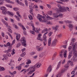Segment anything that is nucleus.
<instances>
[{
	"instance_id": "obj_1",
	"label": "nucleus",
	"mask_w": 77,
	"mask_h": 77,
	"mask_svg": "<svg viewBox=\"0 0 77 77\" xmlns=\"http://www.w3.org/2000/svg\"><path fill=\"white\" fill-rule=\"evenodd\" d=\"M30 71L28 72V74H32V73H33V72H34L35 71L36 69H34L33 66L31 67L30 68Z\"/></svg>"
},
{
	"instance_id": "obj_2",
	"label": "nucleus",
	"mask_w": 77,
	"mask_h": 77,
	"mask_svg": "<svg viewBox=\"0 0 77 77\" xmlns=\"http://www.w3.org/2000/svg\"><path fill=\"white\" fill-rule=\"evenodd\" d=\"M42 66V64L41 63H37L35 65L33 66V67L34 68V69H36L35 68H39L41 67Z\"/></svg>"
},
{
	"instance_id": "obj_3",
	"label": "nucleus",
	"mask_w": 77,
	"mask_h": 77,
	"mask_svg": "<svg viewBox=\"0 0 77 77\" xmlns=\"http://www.w3.org/2000/svg\"><path fill=\"white\" fill-rule=\"evenodd\" d=\"M21 42L22 44V45L24 46V47H26V39L24 37H23V40L21 41Z\"/></svg>"
},
{
	"instance_id": "obj_4",
	"label": "nucleus",
	"mask_w": 77,
	"mask_h": 77,
	"mask_svg": "<svg viewBox=\"0 0 77 77\" xmlns=\"http://www.w3.org/2000/svg\"><path fill=\"white\" fill-rule=\"evenodd\" d=\"M62 9L63 10V11H64V12H65L66 11V10L68 11H69V12H71V10L69 9V8L67 7H63L62 8Z\"/></svg>"
},
{
	"instance_id": "obj_5",
	"label": "nucleus",
	"mask_w": 77,
	"mask_h": 77,
	"mask_svg": "<svg viewBox=\"0 0 77 77\" xmlns=\"http://www.w3.org/2000/svg\"><path fill=\"white\" fill-rule=\"evenodd\" d=\"M42 36L41 34H40L38 35V37L37 38V39L38 40H39L40 41H43V40L42 39H41V36Z\"/></svg>"
},
{
	"instance_id": "obj_6",
	"label": "nucleus",
	"mask_w": 77,
	"mask_h": 77,
	"mask_svg": "<svg viewBox=\"0 0 77 77\" xmlns=\"http://www.w3.org/2000/svg\"><path fill=\"white\" fill-rule=\"evenodd\" d=\"M2 22H3V24H5V25L8 28H10V26H8V23H7V22H6L5 20L2 19Z\"/></svg>"
},
{
	"instance_id": "obj_7",
	"label": "nucleus",
	"mask_w": 77,
	"mask_h": 77,
	"mask_svg": "<svg viewBox=\"0 0 77 77\" xmlns=\"http://www.w3.org/2000/svg\"><path fill=\"white\" fill-rule=\"evenodd\" d=\"M52 69V68H51V67L50 66H49L48 68L47 69L46 72H50L51 71V70Z\"/></svg>"
},
{
	"instance_id": "obj_8",
	"label": "nucleus",
	"mask_w": 77,
	"mask_h": 77,
	"mask_svg": "<svg viewBox=\"0 0 77 77\" xmlns=\"http://www.w3.org/2000/svg\"><path fill=\"white\" fill-rule=\"evenodd\" d=\"M58 28H59V26L57 25L55 27H54V26L52 27V28L54 30H55L54 32H56V30H57V29H58Z\"/></svg>"
},
{
	"instance_id": "obj_9",
	"label": "nucleus",
	"mask_w": 77,
	"mask_h": 77,
	"mask_svg": "<svg viewBox=\"0 0 77 77\" xmlns=\"http://www.w3.org/2000/svg\"><path fill=\"white\" fill-rule=\"evenodd\" d=\"M71 61H69L67 62V64H66L64 66V68H68V67H69V63H71Z\"/></svg>"
},
{
	"instance_id": "obj_10",
	"label": "nucleus",
	"mask_w": 77,
	"mask_h": 77,
	"mask_svg": "<svg viewBox=\"0 0 77 77\" xmlns=\"http://www.w3.org/2000/svg\"><path fill=\"white\" fill-rule=\"evenodd\" d=\"M43 40L44 41L43 44H44V45L45 46V45H46V44L47 43V39L43 38Z\"/></svg>"
},
{
	"instance_id": "obj_11",
	"label": "nucleus",
	"mask_w": 77,
	"mask_h": 77,
	"mask_svg": "<svg viewBox=\"0 0 77 77\" xmlns=\"http://www.w3.org/2000/svg\"><path fill=\"white\" fill-rule=\"evenodd\" d=\"M56 42H57V40H54V41L52 42L51 44L52 46H54V45H56Z\"/></svg>"
},
{
	"instance_id": "obj_12",
	"label": "nucleus",
	"mask_w": 77,
	"mask_h": 77,
	"mask_svg": "<svg viewBox=\"0 0 77 77\" xmlns=\"http://www.w3.org/2000/svg\"><path fill=\"white\" fill-rule=\"evenodd\" d=\"M51 38H49L48 40V46H50L51 45Z\"/></svg>"
},
{
	"instance_id": "obj_13",
	"label": "nucleus",
	"mask_w": 77,
	"mask_h": 77,
	"mask_svg": "<svg viewBox=\"0 0 77 77\" xmlns=\"http://www.w3.org/2000/svg\"><path fill=\"white\" fill-rule=\"evenodd\" d=\"M5 53H7V55L9 57H11V55L10 54V53L9 52V51L8 50L5 51Z\"/></svg>"
},
{
	"instance_id": "obj_14",
	"label": "nucleus",
	"mask_w": 77,
	"mask_h": 77,
	"mask_svg": "<svg viewBox=\"0 0 77 77\" xmlns=\"http://www.w3.org/2000/svg\"><path fill=\"white\" fill-rule=\"evenodd\" d=\"M45 15L44 16H43L42 17V18H43L44 19L43 20H42V22H44L45 23L46 21H47L46 20H45Z\"/></svg>"
},
{
	"instance_id": "obj_15",
	"label": "nucleus",
	"mask_w": 77,
	"mask_h": 77,
	"mask_svg": "<svg viewBox=\"0 0 77 77\" xmlns=\"http://www.w3.org/2000/svg\"><path fill=\"white\" fill-rule=\"evenodd\" d=\"M76 51L75 52L74 51H73L74 52V55H73V57H77V51Z\"/></svg>"
},
{
	"instance_id": "obj_16",
	"label": "nucleus",
	"mask_w": 77,
	"mask_h": 77,
	"mask_svg": "<svg viewBox=\"0 0 77 77\" xmlns=\"http://www.w3.org/2000/svg\"><path fill=\"white\" fill-rule=\"evenodd\" d=\"M72 52L70 51L69 53V57H68V59H70V60H71V57H72Z\"/></svg>"
},
{
	"instance_id": "obj_17",
	"label": "nucleus",
	"mask_w": 77,
	"mask_h": 77,
	"mask_svg": "<svg viewBox=\"0 0 77 77\" xmlns=\"http://www.w3.org/2000/svg\"><path fill=\"white\" fill-rule=\"evenodd\" d=\"M61 64V61H60L57 65V66L56 68V69H58L59 68L60 66V65Z\"/></svg>"
},
{
	"instance_id": "obj_18",
	"label": "nucleus",
	"mask_w": 77,
	"mask_h": 77,
	"mask_svg": "<svg viewBox=\"0 0 77 77\" xmlns=\"http://www.w3.org/2000/svg\"><path fill=\"white\" fill-rule=\"evenodd\" d=\"M53 15L54 18H57L59 17V15H57V13L53 14Z\"/></svg>"
},
{
	"instance_id": "obj_19",
	"label": "nucleus",
	"mask_w": 77,
	"mask_h": 77,
	"mask_svg": "<svg viewBox=\"0 0 77 77\" xmlns=\"http://www.w3.org/2000/svg\"><path fill=\"white\" fill-rule=\"evenodd\" d=\"M20 38V34H17L16 36V39L17 40H19Z\"/></svg>"
},
{
	"instance_id": "obj_20",
	"label": "nucleus",
	"mask_w": 77,
	"mask_h": 77,
	"mask_svg": "<svg viewBox=\"0 0 77 77\" xmlns=\"http://www.w3.org/2000/svg\"><path fill=\"white\" fill-rule=\"evenodd\" d=\"M45 52H43L40 54V57H42V56H44V55H45Z\"/></svg>"
},
{
	"instance_id": "obj_21",
	"label": "nucleus",
	"mask_w": 77,
	"mask_h": 77,
	"mask_svg": "<svg viewBox=\"0 0 77 77\" xmlns=\"http://www.w3.org/2000/svg\"><path fill=\"white\" fill-rule=\"evenodd\" d=\"M16 2H17L18 4H19V5L21 6L23 4L22 2H20V1H19L18 0H16Z\"/></svg>"
},
{
	"instance_id": "obj_22",
	"label": "nucleus",
	"mask_w": 77,
	"mask_h": 77,
	"mask_svg": "<svg viewBox=\"0 0 77 77\" xmlns=\"http://www.w3.org/2000/svg\"><path fill=\"white\" fill-rule=\"evenodd\" d=\"M36 48H37V51H41V48L39 46H37L36 47Z\"/></svg>"
},
{
	"instance_id": "obj_23",
	"label": "nucleus",
	"mask_w": 77,
	"mask_h": 77,
	"mask_svg": "<svg viewBox=\"0 0 77 77\" xmlns=\"http://www.w3.org/2000/svg\"><path fill=\"white\" fill-rule=\"evenodd\" d=\"M69 28L70 29V30L71 31V30H72V28H73L72 25V24H69Z\"/></svg>"
},
{
	"instance_id": "obj_24",
	"label": "nucleus",
	"mask_w": 77,
	"mask_h": 77,
	"mask_svg": "<svg viewBox=\"0 0 77 77\" xmlns=\"http://www.w3.org/2000/svg\"><path fill=\"white\" fill-rule=\"evenodd\" d=\"M6 11H7V10L2 11V13L4 15H6V14L7 13V12H6Z\"/></svg>"
},
{
	"instance_id": "obj_25",
	"label": "nucleus",
	"mask_w": 77,
	"mask_h": 77,
	"mask_svg": "<svg viewBox=\"0 0 77 77\" xmlns=\"http://www.w3.org/2000/svg\"><path fill=\"white\" fill-rule=\"evenodd\" d=\"M59 9H61V11H62V12H64V11H63V10L62 9V8H65V7H62L60 5H59Z\"/></svg>"
},
{
	"instance_id": "obj_26",
	"label": "nucleus",
	"mask_w": 77,
	"mask_h": 77,
	"mask_svg": "<svg viewBox=\"0 0 77 77\" xmlns=\"http://www.w3.org/2000/svg\"><path fill=\"white\" fill-rule=\"evenodd\" d=\"M66 52H67V51H66L64 52V53L63 54V55L65 58H66Z\"/></svg>"
},
{
	"instance_id": "obj_27",
	"label": "nucleus",
	"mask_w": 77,
	"mask_h": 77,
	"mask_svg": "<svg viewBox=\"0 0 77 77\" xmlns=\"http://www.w3.org/2000/svg\"><path fill=\"white\" fill-rule=\"evenodd\" d=\"M7 14L8 15H11L12 16H13V15H12V14L11 13V12L9 11H7Z\"/></svg>"
},
{
	"instance_id": "obj_28",
	"label": "nucleus",
	"mask_w": 77,
	"mask_h": 77,
	"mask_svg": "<svg viewBox=\"0 0 77 77\" xmlns=\"http://www.w3.org/2000/svg\"><path fill=\"white\" fill-rule=\"evenodd\" d=\"M30 20H33V18H32V16L30 14L28 16Z\"/></svg>"
},
{
	"instance_id": "obj_29",
	"label": "nucleus",
	"mask_w": 77,
	"mask_h": 77,
	"mask_svg": "<svg viewBox=\"0 0 77 77\" xmlns=\"http://www.w3.org/2000/svg\"><path fill=\"white\" fill-rule=\"evenodd\" d=\"M16 14L17 15H18V17H19L21 18V16H20V12L19 11H17L16 12Z\"/></svg>"
},
{
	"instance_id": "obj_30",
	"label": "nucleus",
	"mask_w": 77,
	"mask_h": 77,
	"mask_svg": "<svg viewBox=\"0 0 77 77\" xmlns=\"http://www.w3.org/2000/svg\"><path fill=\"white\" fill-rule=\"evenodd\" d=\"M25 55H26V53H25V52H24L20 56H21V57H24Z\"/></svg>"
},
{
	"instance_id": "obj_31",
	"label": "nucleus",
	"mask_w": 77,
	"mask_h": 77,
	"mask_svg": "<svg viewBox=\"0 0 77 77\" xmlns=\"http://www.w3.org/2000/svg\"><path fill=\"white\" fill-rule=\"evenodd\" d=\"M16 68H17L18 70H19V71H20V70H21V66H19L16 67Z\"/></svg>"
},
{
	"instance_id": "obj_32",
	"label": "nucleus",
	"mask_w": 77,
	"mask_h": 77,
	"mask_svg": "<svg viewBox=\"0 0 77 77\" xmlns=\"http://www.w3.org/2000/svg\"><path fill=\"white\" fill-rule=\"evenodd\" d=\"M7 33H8V35H9V36H10V37H11V39H13V38H12V35H11V34H10L9 33V32H8Z\"/></svg>"
},
{
	"instance_id": "obj_33",
	"label": "nucleus",
	"mask_w": 77,
	"mask_h": 77,
	"mask_svg": "<svg viewBox=\"0 0 77 77\" xmlns=\"http://www.w3.org/2000/svg\"><path fill=\"white\" fill-rule=\"evenodd\" d=\"M47 29L46 28H45L42 31V33H44V32H47Z\"/></svg>"
},
{
	"instance_id": "obj_34",
	"label": "nucleus",
	"mask_w": 77,
	"mask_h": 77,
	"mask_svg": "<svg viewBox=\"0 0 77 77\" xmlns=\"http://www.w3.org/2000/svg\"><path fill=\"white\" fill-rule=\"evenodd\" d=\"M75 45H73V51H75V52L76 51V50L75 49Z\"/></svg>"
},
{
	"instance_id": "obj_35",
	"label": "nucleus",
	"mask_w": 77,
	"mask_h": 77,
	"mask_svg": "<svg viewBox=\"0 0 77 77\" xmlns=\"http://www.w3.org/2000/svg\"><path fill=\"white\" fill-rule=\"evenodd\" d=\"M10 74H12V75H14V74H16V71H14L13 72V73H11V72H10Z\"/></svg>"
},
{
	"instance_id": "obj_36",
	"label": "nucleus",
	"mask_w": 77,
	"mask_h": 77,
	"mask_svg": "<svg viewBox=\"0 0 77 77\" xmlns=\"http://www.w3.org/2000/svg\"><path fill=\"white\" fill-rule=\"evenodd\" d=\"M32 27L33 31H34L35 32H36V29H35V26H34L33 25H32Z\"/></svg>"
},
{
	"instance_id": "obj_37",
	"label": "nucleus",
	"mask_w": 77,
	"mask_h": 77,
	"mask_svg": "<svg viewBox=\"0 0 77 77\" xmlns=\"http://www.w3.org/2000/svg\"><path fill=\"white\" fill-rule=\"evenodd\" d=\"M38 8V5H34L33 6V9H35L36 8Z\"/></svg>"
},
{
	"instance_id": "obj_38",
	"label": "nucleus",
	"mask_w": 77,
	"mask_h": 77,
	"mask_svg": "<svg viewBox=\"0 0 77 77\" xmlns=\"http://www.w3.org/2000/svg\"><path fill=\"white\" fill-rule=\"evenodd\" d=\"M42 16H41V15H40L39 14H38V17H37V18H38V19H39V18H42Z\"/></svg>"
},
{
	"instance_id": "obj_39",
	"label": "nucleus",
	"mask_w": 77,
	"mask_h": 77,
	"mask_svg": "<svg viewBox=\"0 0 77 77\" xmlns=\"http://www.w3.org/2000/svg\"><path fill=\"white\" fill-rule=\"evenodd\" d=\"M34 6V4L33 3L32 4H31V9H33V6Z\"/></svg>"
},
{
	"instance_id": "obj_40",
	"label": "nucleus",
	"mask_w": 77,
	"mask_h": 77,
	"mask_svg": "<svg viewBox=\"0 0 77 77\" xmlns=\"http://www.w3.org/2000/svg\"><path fill=\"white\" fill-rule=\"evenodd\" d=\"M30 63H31V61L29 60L26 63V64L27 65H29V64H30Z\"/></svg>"
},
{
	"instance_id": "obj_41",
	"label": "nucleus",
	"mask_w": 77,
	"mask_h": 77,
	"mask_svg": "<svg viewBox=\"0 0 77 77\" xmlns=\"http://www.w3.org/2000/svg\"><path fill=\"white\" fill-rule=\"evenodd\" d=\"M14 51H15V49H13L12 52L11 53V54H13H13H15V53Z\"/></svg>"
},
{
	"instance_id": "obj_42",
	"label": "nucleus",
	"mask_w": 77,
	"mask_h": 77,
	"mask_svg": "<svg viewBox=\"0 0 77 77\" xmlns=\"http://www.w3.org/2000/svg\"><path fill=\"white\" fill-rule=\"evenodd\" d=\"M15 18H17V20L18 21H20V18L18 17V16H17L15 15Z\"/></svg>"
},
{
	"instance_id": "obj_43",
	"label": "nucleus",
	"mask_w": 77,
	"mask_h": 77,
	"mask_svg": "<svg viewBox=\"0 0 77 77\" xmlns=\"http://www.w3.org/2000/svg\"><path fill=\"white\" fill-rule=\"evenodd\" d=\"M46 18H50V20H53V18L51 17L48 16H46Z\"/></svg>"
},
{
	"instance_id": "obj_44",
	"label": "nucleus",
	"mask_w": 77,
	"mask_h": 77,
	"mask_svg": "<svg viewBox=\"0 0 77 77\" xmlns=\"http://www.w3.org/2000/svg\"><path fill=\"white\" fill-rule=\"evenodd\" d=\"M8 31L10 33H12V31H11V29L9 28H8Z\"/></svg>"
},
{
	"instance_id": "obj_45",
	"label": "nucleus",
	"mask_w": 77,
	"mask_h": 77,
	"mask_svg": "<svg viewBox=\"0 0 77 77\" xmlns=\"http://www.w3.org/2000/svg\"><path fill=\"white\" fill-rule=\"evenodd\" d=\"M30 32L31 33H32V34H33V35H35V32L32 31H30Z\"/></svg>"
},
{
	"instance_id": "obj_46",
	"label": "nucleus",
	"mask_w": 77,
	"mask_h": 77,
	"mask_svg": "<svg viewBox=\"0 0 77 77\" xmlns=\"http://www.w3.org/2000/svg\"><path fill=\"white\" fill-rule=\"evenodd\" d=\"M52 33H53V32H49L48 34V36H51Z\"/></svg>"
},
{
	"instance_id": "obj_47",
	"label": "nucleus",
	"mask_w": 77,
	"mask_h": 77,
	"mask_svg": "<svg viewBox=\"0 0 77 77\" xmlns=\"http://www.w3.org/2000/svg\"><path fill=\"white\" fill-rule=\"evenodd\" d=\"M52 11H49V12L48 14L49 15H52Z\"/></svg>"
},
{
	"instance_id": "obj_48",
	"label": "nucleus",
	"mask_w": 77,
	"mask_h": 77,
	"mask_svg": "<svg viewBox=\"0 0 77 77\" xmlns=\"http://www.w3.org/2000/svg\"><path fill=\"white\" fill-rule=\"evenodd\" d=\"M35 54V52H34L31 53L30 54V55H31V56H32V55H33L34 54Z\"/></svg>"
},
{
	"instance_id": "obj_49",
	"label": "nucleus",
	"mask_w": 77,
	"mask_h": 77,
	"mask_svg": "<svg viewBox=\"0 0 77 77\" xmlns=\"http://www.w3.org/2000/svg\"><path fill=\"white\" fill-rule=\"evenodd\" d=\"M65 60H64L61 63L62 64H64L65 63Z\"/></svg>"
},
{
	"instance_id": "obj_50",
	"label": "nucleus",
	"mask_w": 77,
	"mask_h": 77,
	"mask_svg": "<svg viewBox=\"0 0 77 77\" xmlns=\"http://www.w3.org/2000/svg\"><path fill=\"white\" fill-rule=\"evenodd\" d=\"M21 45V44H20V43H19L18 44H17V47H20V46Z\"/></svg>"
},
{
	"instance_id": "obj_51",
	"label": "nucleus",
	"mask_w": 77,
	"mask_h": 77,
	"mask_svg": "<svg viewBox=\"0 0 77 77\" xmlns=\"http://www.w3.org/2000/svg\"><path fill=\"white\" fill-rule=\"evenodd\" d=\"M65 71V69H64L63 70H61V73H63Z\"/></svg>"
},
{
	"instance_id": "obj_52",
	"label": "nucleus",
	"mask_w": 77,
	"mask_h": 77,
	"mask_svg": "<svg viewBox=\"0 0 77 77\" xmlns=\"http://www.w3.org/2000/svg\"><path fill=\"white\" fill-rule=\"evenodd\" d=\"M15 40H13L12 42V43L11 44V45H13L14 44H15Z\"/></svg>"
},
{
	"instance_id": "obj_53",
	"label": "nucleus",
	"mask_w": 77,
	"mask_h": 77,
	"mask_svg": "<svg viewBox=\"0 0 77 77\" xmlns=\"http://www.w3.org/2000/svg\"><path fill=\"white\" fill-rule=\"evenodd\" d=\"M2 71H5V68L4 67H2L1 68Z\"/></svg>"
},
{
	"instance_id": "obj_54",
	"label": "nucleus",
	"mask_w": 77,
	"mask_h": 77,
	"mask_svg": "<svg viewBox=\"0 0 77 77\" xmlns=\"http://www.w3.org/2000/svg\"><path fill=\"white\" fill-rule=\"evenodd\" d=\"M25 50H26V48H24L23 49L21 50V51H22V52H24V51H25Z\"/></svg>"
},
{
	"instance_id": "obj_55",
	"label": "nucleus",
	"mask_w": 77,
	"mask_h": 77,
	"mask_svg": "<svg viewBox=\"0 0 77 77\" xmlns=\"http://www.w3.org/2000/svg\"><path fill=\"white\" fill-rule=\"evenodd\" d=\"M47 7H48V8H51V7L50 6H51V5H48V4H47Z\"/></svg>"
},
{
	"instance_id": "obj_56",
	"label": "nucleus",
	"mask_w": 77,
	"mask_h": 77,
	"mask_svg": "<svg viewBox=\"0 0 77 77\" xmlns=\"http://www.w3.org/2000/svg\"><path fill=\"white\" fill-rule=\"evenodd\" d=\"M23 33L25 35H27V34L26 33V31H24Z\"/></svg>"
},
{
	"instance_id": "obj_57",
	"label": "nucleus",
	"mask_w": 77,
	"mask_h": 77,
	"mask_svg": "<svg viewBox=\"0 0 77 77\" xmlns=\"http://www.w3.org/2000/svg\"><path fill=\"white\" fill-rule=\"evenodd\" d=\"M60 57L62 58V57H63V54H60Z\"/></svg>"
},
{
	"instance_id": "obj_58",
	"label": "nucleus",
	"mask_w": 77,
	"mask_h": 77,
	"mask_svg": "<svg viewBox=\"0 0 77 77\" xmlns=\"http://www.w3.org/2000/svg\"><path fill=\"white\" fill-rule=\"evenodd\" d=\"M7 46H10L11 44H10L9 42H8L7 43Z\"/></svg>"
},
{
	"instance_id": "obj_59",
	"label": "nucleus",
	"mask_w": 77,
	"mask_h": 77,
	"mask_svg": "<svg viewBox=\"0 0 77 77\" xmlns=\"http://www.w3.org/2000/svg\"><path fill=\"white\" fill-rule=\"evenodd\" d=\"M56 54H57V53H55L54 54V55L53 56V57H54L56 56Z\"/></svg>"
},
{
	"instance_id": "obj_60",
	"label": "nucleus",
	"mask_w": 77,
	"mask_h": 77,
	"mask_svg": "<svg viewBox=\"0 0 77 77\" xmlns=\"http://www.w3.org/2000/svg\"><path fill=\"white\" fill-rule=\"evenodd\" d=\"M72 42H75V38H72Z\"/></svg>"
},
{
	"instance_id": "obj_61",
	"label": "nucleus",
	"mask_w": 77,
	"mask_h": 77,
	"mask_svg": "<svg viewBox=\"0 0 77 77\" xmlns=\"http://www.w3.org/2000/svg\"><path fill=\"white\" fill-rule=\"evenodd\" d=\"M14 26H15V27L16 29H18V26L16 25H14Z\"/></svg>"
},
{
	"instance_id": "obj_62",
	"label": "nucleus",
	"mask_w": 77,
	"mask_h": 77,
	"mask_svg": "<svg viewBox=\"0 0 77 77\" xmlns=\"http://www.w3.org/2000/svg\"><path fill=\"white\" fill-rule=\"evenodd\" d=\"M38 2H39L40 3H42V1L41 0H38Z\"/></svg>"
},
{
	"instance_id": "obj_63",
	"label": "nucleus",
	"mask_w": 77,
	"mask_h": 77,
	"mask_svg": "<svg viewBox=\"0 0 77 77\" xmlns=\"http://www.w3.org/2000/svg\"><path fill=\"white\" fill-rule=\"evenodd\" d=\"M69 51H70L71 50V46H69L68 48Z\"/></svg>"
},
{
	"instance_id": "obj_64",
	"label": "nucleus",
	"mask_w": 77,
	"mask_h": 77,
	"mask_svg": "<svg viewBox=\"0 0 77 77\" xmlns=\"http://www.w3.org/2000/svg\"><path fill=\"white\" fill-rule=\"evenodd\" d=\"M43 38H47V36H46V35H45L44 34L43 36Z\"/></svg>"
}]
</instances>
